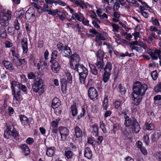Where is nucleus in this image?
Wrapping results in <instances>:
<instances>
[{
    "instance_id": "1",
    "label": "nucleus",
    "mask_w": 161,
    "mask_h": 161,
    "mask_svg": "<svg viewBox=\"0 0 161 161\" xmlns=\"http://www.w3.org/2000/svg\"><path fill=\"white\" fill-rule=\"evenodd\" d=\"M32 88L34 92L38 93L40 95L42 94L45 92L43 80L40 78L36 79L34 81Z\"/></svg>"
},
{
    "instance_id": "2",
    "label": "nucleus",
    "mask_w": 161,
    "mask_h": 161,
    "mask_svg": "<svg viewBox=\"0 0 161 161\" xmlns=\"http://www.w3.org/2000/svg\"><path fill=\"white\" fill-rule=\"evenodd\" d=\"M147 88V87L146 85L142 84L140 82L137 81L134 84L133 90L134 94L142 96L145 94Z\"/></svg>"
},
{
    "instance_id": "3",
    "label": "nucleus",
    "mask_w": 161,
    "mask_h": 161,
    "mask_svg": "<svg viewBox=\"0 0 161 161\" xmlns=\"http://www.w3.org/2000/svg\"><path fill=\"white\" fill-rule=\"evenodd\" d=\"M79 73L80 83L84 84L87 76L88 75V71L87 68L82 65L77 68L76 70Z\"/></svg>"
},
{
    "instance_id": "4",
    "label": "nucleus",
    "mask_w": 161,
    "mask_h": 161,
    "mask_svg": "<svg viewBox=\"0 0 161 161\" xmlns=\"http://www.w3.org/2000/svg\"><path fill=\"white\" fill-rule=\"evenodd\" d=\"M3 15L0 20V24L2 26L6 27L9 25V21L11 19V12L8 10H5Z\"/></svg>"
},
{
    "instance_id": "5",
    "label": "nucleus",
    "mask_w": 161,
    "mask_h": 161,
    "mask_svg": "<svg viewBox=\"0 0 161 161\" xmlns=\"http://www.w3.org/2000/svg\"><path fill=\"white\" fill-rule=\"evenodd\" d=\"M59 130L61 135V140L65 141L69 135L68 130L66 127L61 126L59 128Z\"/></svg>"
},
{
    "instance_id": "6",
    "label": "nucleus",
    "mask_w": 161,
    "mask_h": 161,
    "mask_svg": "<svg viewBox=\"0 0 161 161\" xmlns=\"http://www.w3.org/2000/svg\"><path fill=\"white\" fill-rule=\"evenodd\" d=\"M11 88L12 94L13 97V101L15 100L17 101H19L21 98L20 90H19V91L16 92L15 90H16V88L14 87L13 85L11 86Z\"/></svg>"
},
{
    "instance_id": "7",
    "label": "nucleus",
    "mask_w": 161,
    "mask_h": 161,
    "mask_svg": "<svg viewBox=\"0 0 161 161\" xmlns=\"http://www.w3.org/2000/svg\"><path fill=\"white\" fill-rule=\"evenodd\" d=\"M88 94L91 100L94 101L95 99H97L98 96L97 92L93 87H91L89 88Z\"/></svg>"
},
{
    "instance_id": "8",
    "label": "nucleus",
    "mask_w": 161,
    "mask_h": 161,
    "mask_svg": "<svg viewBox=\"0 0 161 161\" xmlns=\"http://www.w3.org/2000/svg\"><path fill=\"white\" fill-rule=\"evenodd\" d=\"M107 38V34L105 33H102L97 34L96 37V41L97 42L99 46L102 44L101 40H105Z\"/></svg>"
},
{
    "instance_id": "9",
    "label": "nucleus",
    "mask_w": 161,
    "mask_h": 161,
    "mask_svg": "<svg viewBox=\"0 0 161 161\" xmlns=\"http://www.w3.org/2000/svg\"><path fill=\"white\" fill-rule=\"evenodd\" d=\"M140 129V127L137 121L135 119H133L132 124L131 125V131L135 133H138Z\"/></svg>"
},
{
    "instance_id": "10",
    "label": "nucleus",
    "mask_w": 161,
    "mask_h": 161,
    "mask_svg": "<svg viewBox=\"0 0 161 161\" xmlns=\"http://www.w3.org/2000/svg\"><path fill=\"white\" fill-rule=\"evenodd\" d=\"M50 62L52 64L51 68L52 71L55 73H57L60 68V65L56 61L51 60Z\"/></svg>"
},
{
    "instance_id": "11",
    "label": "nucleus",
    "mask_w": 161,
    "mask_h": 161,
    "mask_svg": "<svg viewBox=\"0 0 161 161\" xmlns=\"http://www.w3.org/2000/svg\"><path fill=\"white\" fill-rule=\"evenodd\" d=\"M21 44L23 50V54L26 55L28 50L27 40L26 38H24L22 39Z\"/></svg>"
},
{
    "instance_id": "12",
    "label": "nucleus",
    "mask_w": 161,
    "mask_h": 161,
    "mask_svg": "<svg viewBox=\"0 0 161 161\" xmlns=\"http://www.w3.org/2000/svg\"><path fill=\"white\" fill-rule=\"evenodd\" d=\"M161 51L158 50H155L153 52L152 51L150 54V55L153 59H157L158 57L161 59Z\"/></svg>"
},
{
    "instance_id": "13",
    "label": "nucleus",
    "mask_w": 161,
    "mask_h": 161,
    "mask_svg": "<svg viewBox=\"0 0 161 161\" xmlns=\"http://www.w3.org/2000/svg\"><path fill=\"white\" fill-rule=\"evenodd\" d=\"M83 15L80 12L78 13H75L72 14L71 19H69V21H70L72 19H75L80 21L81 19H83Z\"/></svg>"
},
{
    "instance_id": "14",
    "label": "nucleus",
    "mask_w": 161,
    "mask_h": 161,
    "mask_svg": "<svg viewBox=\"0 0 161 161\" xmlns=\"http://www.w3.org/2000/svg\"><path fill=\"white\" fill-rule=\"evenodd\" d=\"M19 118L21 124L23 125L26 126L29 125V119L25 116L24 115H21Z\"/></svg>"
},
{
    "instance_id": "15",
    "label": "nucleus",
    "mask_w": 161,
    "mask_h": 161,
    "mask_svg": "<svg viewBox=\"0 0 161 161\" xmlns=\"http://www.w3.org/2000/svg\"><path fill=\"white\" fill-rule=\"evenodd\" d=\"M142 96L134 94L133 98V103L135 105H138L140 103L142 99Z\"/></svg>"
},
{
    "instance_id": "16",
    "label": "nucleus",
    "mask_w": 161,
    "mask_h": 161,
    "mask_svg": "<svg viewBox=\"0 0 161 161\" xmlns=\"http://www.w3.org/2000/svg\"><path fill=\"white\" fill-rule=\"evenodd\" d=\"M56 149L54 147H51L47 148L46 155L49 157H52L55 152Z\"/></svg>"
},
{
    "instance_id": "17",
    "label": "nucleus",
    "mask_w": 161,
    "mask_h": 161,
    "mask_svg": "<svg viewBox=\"0 0 161 161\" xmlns=\"http://www.w3.org/2000/svg\"><path fill=\"white\" fill-rule=\"evenodd\" d=\"M84 156L88 159L92 158V152L89 147H87L85 149Z\"/></svg>"
},
{
    "instance_id": "18",
    "label": "nucleus",
    "mask_w": 161,
    "mask_h": 161,
    "mask_svg": "<svg viewBox=\"0 0 161 161\" xmlns=\"http://www.w3.org/2000/svg\"><path fill=\"white\" fill-rule=\"evenodd\" d=\"M5 67L7 69L12 71L14 70V68L12 64L9 61L7 60H4L3 62Z\"/></svg>"
},
{
    "instance_id": "19",
    "label": "nucleus",
    "mask_w": 161,
    "mask_h": 161,
    "mask_svg": "<svg viewBox=\"0 0 161 161\" xmlns=\"http://www.w3.org/2000/svg\"><path fill=\"white\" fill-rule=\"evenodd\" d=\"M60 105V101L57 97L54 98L52 101V106L53 108H58Z\"/></svg>"
},
{
    "instance_id": "20",
    "label": "nucleus",
    "mask_w": 161,
    "mask_h": 161,
    "mask_svg": "<svg viewBox=\"0 0 161 161\" xmlns=\"http://www.w3.org/2000/svg\"><path fill=\"white\" fill-rule=\"evenodd\" d=\"M25 16L27 19H34L35 18V16L34 13L32 12H31L30 9H28L26 11Z\"/></svg>"
},
{
    "instance_id": "21",
    "label": "nucleus",
    "mask_w": 161,
    "mask_h": 161,
    "mask_svg": "<svg viewBox=\"0 0 161 161\" xmlns=\"http://www.w3.org/2000/svg\"><path fill=\"white\" fill-rule=\"evenodd\" d=\"M63 52L66 57H68L72 54V52L70 48L67 46L64 47Z\"/></svg>"
},
{
    "instance_id": "22",
    "label": "nucleus",
    "mask_w": 161,
    "mask_h": 161,
    "mask_svg": "<svg viewBox=\"0 0 161 161\" xmlns=\"http://www.w3.org/2000/svg\"><path fill=\"white\" fill-rule=\"evenodd\" d=\"M132 35L134 36V38L135 40H136V41L131 42V45H139V42L137 40L138 39V38L139 37V32L136 31L132 34Z\"/></svg>"
},
{
    "instance_id": "23",
    "label": "nucleus",
    "mask_w": 161,
    "mask_h": 161,
    "mask_svg": "<svg viewBox=\"0 0 161 161\" xmlns=\"http://www.w3.org/2000/svg\"><path fill=\"white\" fill-rule=\"evenodd\" d=\"M74 131L75 135L77 138L81 136L82 135V131L78 126H76L74 128Z\"/></svg>"
},
{
    "instance_id": "24",
    "label": "nucleus",
    "mask_w": 161,
    "mask_h": 161,
    "mask_svg": "<svg viewBox=\"0 0 161 161\" xmlns=\"http://www.w3.org/2000/svg\"><path fill=\"white\" fill-rule=\"evenodd\" d=\"M124 118L125 119V122L124 124L125 126L128 128V129H130V126L131 125V120L130 119L129 117L126 114H125Z\"/></svg>"
},
{
    "instance_id": "25",
    "label": "nucleus",
    "mask_w": 161,
    "mask_h": 161,
    "mask_svg": "<svg viewBox=\"0 0 161 161\" xmlns=\"http://www.w3.org/2000/svg\"><path fill=\"white\" fill-rule=\"evenodd\" d=\"M20 148L24 152L26 155H28L30 154V149L26 144H25L22 145L20 146Z\"/></svg>"
},
{
    "instance_id": "26",
    "label": "nucleus",
    "mask_w": 161,
    "mask_h": 161,
    "mask_svg": "<svg viewBox=\"0 0 161 161\" xmlns=\"http://www.w3.org/2000/svg\"><path fill=\"white\" fill-rule=\"evenodd\" d=\"M12 83L13 84V85H14V83H15L16 84V85L14 87H15L16 88H19V90H20V89H21L23 92H26L27 88L25 86L22 84H18V83H17L15 82H13Z\"/></svg>"
},
{
    "instance_id": "27",
    "label": "nucleus",
    "mask_w": 161,
    "mask_h": 161,
    "mask_svg": "<svg viewBox=\"0 0 161 161\" xmlns=\"http://www.w3.org/2000/svg\"><path fill=\"white\" fill-rule=\"evenodd\" d=\"M89 66L91 73L94 75H97L98 72L96 66L92 64H89Z\"/></svg>"
},
{
    "instance_id": "28",
    "label": "nucleus",
    "mask_w": 161,
    "mask_h": 161,
    "mask_svg": "<svg viewBox=\"0 0 161 161\" xmlns=\"http://www.w3.org/2000/svg\"><path fill=\"white\" fill-rule=\"evenodd\" d=\"M64 72L66 76L67 77L68 82L69 83H71L72 81V75L70 72L68 70H66Z\"/></svg>"
},
{
    "instance_id": "29",
    "label": "nucleus",
    "mask_w": 161,
    "mask_h": 161,
    "mask_svg": "<svg viewBox=\"0 0 161 161\" xmlns=\"http://www.w3.org/2000/svg\"><path fill=\"white\" fill-rule=\"evenodd\" d=\"M96 65L100 71H101L104 66L103 60H97V61L96 63Z\"/></svg>"
},
{
    "instance_id": "30",
    "label": "nucleus",
    "mask_w": 161,
    "mask_h": 161,
    "mask_svg": "<svg viewBox=\"0 0 161 161\" xmlns=\"http://www.w3.org/2000/svg\"><path fill=\"white\" fill-rule=\"evenodd\" d=\"M11 131L10 127L8 126L7 127V128L5 130L4 136L5 138L7 139L9 138L10 136V134H11Z\"/></svg>"
},
{
    "instance_id": "31",
    "label": "nucleus",
    "mask_w": 161,
    "mask_h": 161,
    "mask_svg": "<svg viewBox=\"0 0 161 161\" xmlns=\"http://www.w3.org/2000/svg\"><path fill=\"white\" fill-rule=\"evenodd\" d=\"M73 62H69L70 67L74 70H77V68L80 65L78 63L75 62L74 61Z\"/></svg>"
},
{
    "instance_id": "32",
    "label": "nucleus",
    "mask_w": 161,
    "mask_h": 161,
    "mask_svg": "<svg viewBox=\"0 0 161 161\" xmlns=\"http://www.w3.org/2000/svg\"><path fill=\"white\" fill-rule=\"evenodd\" d=\"M112 69V64L111 63L108 62L104 68V72L110 73Z\"/></svg>"
},
{
    "instance_id": "33",
    "label": "nucleus",
    "mask_w": 161,
    "mask_h": 161,
    "mask_svg": "<svg viewBox=\"0 0 161 161\" xmlns=\"http://www.w3.org/2000/svg\"><path fill=\"white\" fill-rule=\"evenodd\" d=\"M80 57L79 55L77 54H74L71 56L70 62L74 61L75 62L78 63Z\"/></svg>"
},
{
    "instance_id": "34",
    "label": "nucleus",
    "mask_w": 161,
    "mask_h": 161,
    "mask_svg": "<svg viewBox=\"0 0 161 161\" xmlns=\"http://www.w3.org/2000/svg\"><path fill=\"white\" fill-rule=\"evenodd\" d=\"M110 75V73L104 72L103 75V80L104 83H106L108 81Z\"/></svg>"
},
{
    "instance_id": "35",
    "label": "nucleus",
    "mask_w": 161,
    "mask_h": 161,
    "mask_svg": "<svg viewBox=\"0 0 161 161\" xmlns=\"http://www.w3.org/2000/svg\"><path fill=\"white\" fill-rule=\"evenodd\" d=\"M7 36L6 30L5 28L1 27L0 28V37L2 38H5Z\"/></svg>"
},
{
    "instance_id": "36",
    "label": "nucleus",
    "mask_w": 161,
    "mask_h": 161,
    "mask_svg": "<svg viewBox=\"0 0 161 161\" xmlns=\"http://www.w3.org/2000/svg\"><path fill=\"white\" fill-rule=\"evenodd\" d=\"M104 56L103 52L101 50H98L97 53V60H103Z\"/></svg>"
},
{
    "instance_id": "37",
    "label": "nucleus",
    "mask_w": 161,
    "mask_h": 161,
    "mask_svg": "<svg viewBox=\"0 0 161 161\" xmlns=\"http://www.w3.org/2000/svg\"><path fill=\"white\" fill-rule=\"evenodd\" d=\"M71 109L72 115L73 116H75L77 114V109L75 105H71Z\"/></svg>"
},
{
    "instance_id": "38",
    "label": "nucleus",
    "mask_w": 161,
    "mask_h": 161,
    "mask_svg": "<svg viewBox=\"0 0 161 161\" xmlns=\"http://www.w3.org/2000/svg\"><path fill=\"white\" fill-rule=\"evenodd\" d=\"M64 154L66 157L68 159H69L72 157L73 153L70 150H66L65 151Z\"/></svg>"
},
{
    "instance_id": "39",
    "label": "nucleus",
    "mask_w": 161,
    "mask_h": 161,
    "mask_svg": "<svg viewBox=\"0 0 161 161\" xmlns=\"http://www.w3.org/2000/svg\"><path fill=\"white\" fill-rule=\"evenodd\" d=\"M10 51L11 52L12 55L17 58H19V54L16 49L14 47H13Z\"/></svg>"
},
{
    "instance_id": "40",
    "label": "nucleus",
    "mask_w": 161,
    "mask_h": 161,
    "mask_svg": "<svg viewBox=\"0 0 161 161\" xmlns=\"http://www.w3.org/2000/svg\"><path fill=\"white\" fill-rule=\"evenodd\" d=\"M108 99L107 96H106L104 98L103 102V109L106 110L108 107Z\"/></svg>"
},
{
    "instance_id": "41",
    "label": "nucleus",
    "mask_w": 161,
    "mask_h": 161,
    "mask_svg": "<svg viewBox=\"0 0 161 161\" xmlns=\"http://www.w3.org/2000/svg\"><path fill=\"white\" fill-rule=\"evenodd\" d=\"M143 141L147 145H148L149 143V138L148 136L144 135L143 137Z\"/></svg>"
},
{
    "instance_id": "42",
    "label": "nucleus",
    "mask_w": 161,
    "mask_h": 161,
    "mask_svg": "<svg viewBox=\"0 0 161 161\" xmlns=\"http://www.w3.org/2000/svg\"><path fill=\"white\" fill-rule=\"evenodd\" d=\"M54 4L55 6H57L58 4L62 6H65L66 5V3L61 0H55Z\"/></svg>"
},
{
    "instance_id": "43",
    "label": "nucleus",
    "mask_w": 161,
    "mask_h": 161,
    "mask_svg": "<svg viewBox=\"0 0 161 161\" xmlns=\"http://www.w3.org/2000/svg\"><path fill=\"white\" fill-rule=\"evenodd\" d=\"M59 121L60 119H56L55 120L53 121L51 123V127H58Z\"/></svg>"
},
{
    "instance_id": "44",
    "label": "nucleus",
    "mask_w": 161,
    "mask_h": 161,
    "mask_svg": "<svg viewBox=\"0 0 161 161\" xmlns=\"http://www.w3.org/2000/svg\"><path fill=\"white\" fill-rule=\"evenodd\" d=\"M93 128V133L95 136L97 135L98 134V126L94 124L92 125Z\"/></svg>"
},
{
    "instance_id": "45",
    "label": "nucleus",
    "mask_w": 161,
    "mask_h": 161,
    "mask_svg": "<svg viewBox=\"0 0 161 161\" xmlns=\"http://www.w3.org/2000/svg\"><path fill=\"white\" fill-rule=\"evenodd\" d=\"M58 56V52L56 50L53 51L51 55V60L54 61V60Z\"/></svg>"
},
{
    "instance_id": "46",
    "label": "nucleus",
    "mask_w": 161,
    "mask_h": 161,
    "mask_svg": "<svg viewBox=\"0 0 161 161\" xmlns=\"http://www.w3.org/2000/svg\"><path fill=\"white\" fill-rule=\"evenodd\" d=\"M160 134L159 133L155 132L153 136L152 140L154 142L157 141L160 137Z\"/></svg>"
},
{
    "instance_id": "47",
    "label": "nucleus",
    "mask_w": 161,
    "mask_h": 161,
    "mask_svg": "<svg viewBox=\"0 0 161 161\" xmlns=\"http://www.w3.org/2000/svg\"><path fill=\"white\" fill-rule=\"evenodd\" d=\"M154 89L155 91L157 92H161V82L155 86Z\"/></svg>"
},
{
    "instance_id": "48",
    "label": "nucleus",
    "mask_w": 161,
    "mask_h": 161,
    "mask_svg": "<svg viewBox=\"0 0 161 161\" xmlns=\"http://www.w3.org/2000/svg\"><path fill=\"white\" fill-rule=\"evenodd\" d=\"M15 30L12 27H8V33L10 35H13L14 34Z\"/></svg>"
},
{
    "instance_id": "49",
    "label": "nucleus",
    "mask_w": 161,
    "mask_h": 161,
    "mask_svg": "<svg viewBox=\"0 0 161 161\" xmlns=\"http://www.w3.org/2000/svg\"><path fill=\"white\" fill-rule=\"evenodd\" d=\"M111 25L113 28V31L114 32H118L119 31V26L114 23H112Z\"/></svg>"
},
{
    "instance_id": "50",
    "label": "nucleus",
    "mask_w": 161,
    "mask_h": 161,
    "mask_svg": "<svg viewBox=\"0 0 161 161\" xmlns=\"http://www.w3.org/2000/svg\"><path fill=\"white\" fill-rule=\"evenodd\" d=\"M14 26L16 30H18L20 29V25L17 19H15L14 22Z\"/></svg>"
},
{
    "instance_id": "51",
    "label": "nucleus",
    "mask_w": 161,
    "mask_h": 161,
    "mask_svg": "<svg viewBox=\"0 0 161 161\" xmlns=\"http://www.w3.org/2000/svg\"><path fill=\"white\" fill-rule=\"evenodd\" d=\"M146 129L148 130H152L154 128V125L153 124L150 123L148 124L147 123H146Z\"/></svg>"
},
{
    "instance_id": "52",
    "label": "nucleus",
    "mask_w": 161,
    "mask_h": 161,
    "mask_svg": "<svg viewBox=\"0 0 161 161\" xmlns=\"http://www.w3.org/2000/svg\"><path fill=\"white\" fill-rule=\"evenodd\" d=\"M100 128L104 133L107 132V130L105 125L103 122H101L100 123Z\"/></svg>"
},
{
    "instance_id": "53",
    "label": "nucleus",
    "mask_w": 161,
    "mask_h": 161,
    "mask_svg": "<svg viewBox=\"0 0 161 161\" xmlns=\"http://www.w3.org/2000/svg\"><path fill=\"white\" fill-rule=\"evenodd\" d=\"M61 83H62L61 88L62 89H65L66 86L67 82L66 80L64 79H62L61 80Z\"/></svg>"
},
{
    "instance_id": "54",
    "label": "nucleus",
    "mask_w": 161,
    "mask_h": 161,
    "mask_svg": "<svg viewBox=\"0 0 161 161\" xmlns=\"http://www.w3.org/2000/svg\"><path fill=\"white\" fill-rule=\"evenodd\" d=\"M151 76L154 80H155L158 78V74L157 71H153L151 74Z\"/></svg>"
},
{
    "instance_id": "55",
    "label": "nucleus",
    "mask_w": 161,
    "mask_h": 161,
    "mask_svg": "<svg viewBox=\"0 0 161 161\" xmlns=\"http://www.w3.org/2000/svg\"><path fill=\"white\" fill-rule=\"evenodd\" d=\"M85 112H86V110L85 109V108H82V112H81L80 113V115H79L77 117V119L78 120H79L80 119L81 117H83V116H84V115H85Z\"/></svg>"
},
{
    "instance_id": "56",
    "label": "nucleus",
    "mask_w": 161,
    "mask_h": 161,
    "mask_svg": "<svg viewBox=\"0 0 161 161\" xmlns=\"http://www.w3.org/2000/svg\"><path fill=\"white\" fill-rule=\"evenodd\" d=\"M83 2L81 1H76L75 2V4L81 8H82L83 9L84 7L83 6Z\"/></svg>"
},
{
    "instance_id": "57",
    "label": "nucleus",
    "mask_w": 161,
    "mask_h": 161,
    "mask_svg": "<svg viewBox=\"0 0 161 161\" xmlns=\"http://www.w3.org/2000/svg\"><path fill=\"white\" fill-rule=\"evenodd\" d=\"M80 22H82V23L85 25L89 26V21L85 19L83 17V19H81Z\"/></svg>"
},
{
    "instance_id": "58",
    "label": "nucleus",
    "mask_w": 161,
    "mask_h": 161,
    "mask_svg": "<svg viewBox=\"0 0 161 161\" xmlns=\"http://www.w3.org/2000/svg\"><path fill=\"white\" fill-rule=\"evenodd\" d=\"M57 48L59 51L62 50L63 48H64L63 44L60 42H58L57 44Z\"/></svg>"
},
{
    "instance_id": "59",
    "label": "nucleus",
    "mask_w": 161,
    "mask_h": 161,
    "mask_svg": "<svg viewBox=\"0 0 161 161\" xmlns=\"http://www.w3.org/2000/svg\"><path fill=\"white\" fill-rule=\"evenodd\" d=\"M18 14L19 18L20 19L24 16L25 12L23 10H21L18 12Z\"/></svg>"
},
{
    "instance_id": "60",
    "label": "nucleus",
    "mask_w": 161,
    "mask_h": 161,
    "mask_svg": "<svg viewBox=\"0 0 161 161\" xmlns=\"http://www.w3.org/2000/svg\"><path fill=\"white\" fill-rule=\"evenodd\" d=\"M12 136L14 137L16 139V140H17L18 138V132L16 131L13 130L12 132Z\"/></svg>"
},
{
    "instance_id": "61",
    "label": "nucleus",
    "mask_w": 161,
    "mask_h": 161,
    "mask_svg": "<svg viewBox=\"0 0 161 161\" xmlns=\"http://www.w3.org/2000/svg\"><path fill=\"white\" fill-rule=\"evenodd\" d=\"M119 92L121 93L122 94H124L125 92V89L123 88L121 85H120L119 86Z\"/></svg>"
},
{
    "instance_id": "62",
    "label": "nucleus",
    "mask_w": 161,
    "mask_h": 161,
    "mask_svg": "<svg viewBox=\"0 0 161 161\" xmlns=\"http://www.w3.org/2000/svg\"><path fill=\"white\" fill-rule=\"evenodd\" d=\"M152 22L153 24L154 25L157 26H160L159 22L157 19H155L154 20H153Z\"/></svg>"
},
{
    "instance_id": "63",
    "label": "nucleus",
    "mask_w": 161,
    "mask_h": 161,
    "mask_svg": "<svg viewBox=\"0 0 161 161\" xmlns=\"http://www.w3.org/2000/svg\"><path fill=\"white\" fill-rule=\"evenodd\" d=\"M141 152L145 155L147 154V150L146 149L145 147H142L140 148Z\"/></svg>"
},
{
    "instance_id": "64",
    "label": "nucleus",
    "mask_w": 161,
    "mask_h": 161,
    "mask_svg": "<svg viewBox=\"0 0 161 161\" xmlns=\"http://www.w3.org/2000/svg\"><path fill=\"white\" fill-rule=\"evenodd\" d=\"M34 142V140L33 138L29 137L28 138L26 141V143L28 144H31Z\"/></svg>"
}]
</instances>
